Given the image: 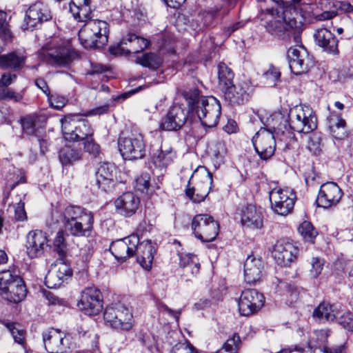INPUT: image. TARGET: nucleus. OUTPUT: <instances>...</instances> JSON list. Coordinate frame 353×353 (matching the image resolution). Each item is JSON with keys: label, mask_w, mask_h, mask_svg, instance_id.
Instances as JSON below:
<instances>
[{"label": "nucleus", "mask_w": 353, "mask_h": 353, "mask_svg": "<svg viewBox=\"0 0 353 353\" xmlns=\"http://www.w3.org/2000/svg\"><path fill=\"white\" fill-rule=\"evenodd\" d=\"M56 222H63L65 230L75 237H88L93 229L92 212L77 205H68L63 211L54 210L52 212Z\"/></svg>", "instance_id": "nucleus-1"}, {"label": "nucleus", "mask_w": 353, "mask_h": 353, "mask_svg": "<svg viewBox=\"0 0 353 353\" xmlns=\"http://www.w3.org/2000/svg\"><path fill=\"white\" fill-rule=\"evenodd\" d=\"M184 97L190 110H196L203 126L213 128L217 125L221 110L219 101L214 97L199 96L197 89L185 92Z\"/></svg>", "instance_id": "nucleus-2"}, {"label": "nucleus", "mask_w": 353, "mask_h": 353, "mask_svg": "<svg viewBox=\"0 0 353 353\" xmlns=\"http://www.w3.org/2000/svg\"><path fill=\"white\" fill-rule=\"evenodd\" d=\"M109 25L105 21H88L79 31V39L85 48H101L108 42Z\"/></svg>", "instance_id": "nucleus-3"}, {"label": "nucleus", "mask_w": 353, "mask_h": 353, "mask_svg": "<svg viewBox=\"0 0 353 353\" xmlns=\"http://www.w3.org/2000/svg\"><path fill=\"white\" fill-rule=\"evenodd\" d=\"M274 119L268 120L266 128H261L254 136L252 143L255 151L263 160H268L274 154L276 141L274 134L281 131V128L276 126Z\"/></svg>", "instance_id": "nucleus-4"}, {"label": "nucleus", "mask_w": 353, "mask_h": 353, "mask_svg": "<svg viewBox=\"0 0 353 353\" xmlns=\"http://www.w3.org/2000/svg\"><path fill=\"white\" fill-rule=\"evenodd\" d=\"M288 123L294 131L308 134L316 128L317 119L310 107L299 105L290 109Z\"/></svg>", "instance_id": "nucleus-5"}, {"label": "nucleus", "mask_w": 353, "mask_h": 353, "mask_svg": "<svg viewBox=\"0 0 353 353\" xmlns=\"http://www.w3.org/2000/svg\"><path fill=\"white\" fill-rule=\"evenodd\" d=\"M103 319L107 325L119 331H130L134 324L132 312L121 303L108 306L105 309Z\"/></svg>", "instance_id": "nucleus-6"}, {"label": "nucleus", "mask_w": 353, "mask_h": 353, "mask_svg": "<svg viewBox=\"0 0 353 353\" xmlns=\"http://www.w3.org/2000/svg\"><path fill=\"white\" fill-rule=\"evenodd\" d=\"M118 147L125 160L141 159L145 155L143 135L137 132L122 133L118 140Z\"/></svg>", "instance_id": "nucleus-7"}, {"label": "nucleus", "mask_w": 353, "mask_h": 353, "mask_svg": "<svg viewBox=\"0 0 353 353\" xmlns=\"http://www.w3.org/2000/svg\"><path fill=\"white\" fill-rule=\"evenodd\" d=\"M61 122L63 135L67 141H84L94 134V130L85 119L79 120L76 117H65Z\"/></svg>", "instance_id": "nucleus-8"}, {"label": "nucleus", "mask_w": 353, "mask_h": 353, "mask_svg": "<svg viewBox=\"0 0 353 353\" xmlns=\"http://www.w3.org/2000/svg\"><path fill=\"white\" fill-rule=\"evenodd\" d=\"M269 199L271 208L274 213L287 216L294 208L296 196L291 188L276 187L270 191Z\"/></svg>", "instance_id": "nucleus-9"}, {"label": "nucleus", "mask_w": 353, "mask_h": 353, "mask_svg": "<svg viewBox=\"0 0 353 353\" xmlns=\"http://www.w3.org/2000/svg\"><path fill=\"white\" fill-rule=\"evenodd\" d=\"M192 230L195 236L203 242H211L217 236L219 225L209 214H199L194 216Z\"/></svg>", "instance_id": "nucleus-10"}, {"label": "nucleus", "mask_w": 353, "mask_h": 353, "mask_svg": "<svg viewBox=\"0 0 353 353\" xmlns=\"http://www.w3.org/2000/svg\"><path fill=\"white\" fill-rule=\"evenodd\" d=\"M290 31L295 34V40L299 38V34L302 30L305 19L310 13V5H304V8L296 6H285L279 9Z\"/></svg>", "instance_id": "nucleus-11"}, {"label": "nucleus", "mask_w": 353, "mask_h": 353, "mask_svg": "<svg viewBox=\"0 0 353 353\" xmlns=\"http://www.w3.org/2000/svg\"><path fill=\"white\" fill-rule=\"evenodd\" d=\"M72 53L70 41L59 39L54 41L43 54L50 63L65 65L71 61Z\"/></svg>", "instance_id": "nucleus-12"}, {"label": "nucleus", "mask_w": 353, "mask_h": 353, "mask_svg": "<svg viewBox=\"0 0 353 353\" xmlns=\"http://www.w3.org/2000/svg\"><path fill=\"white\" fill-rule=\"evenodd\" d=\"M46 350L49 353H65L69 348L70 336L60 330L51 328L42 333Z\"/></svg>", "instance_id": "nucleus-13"}, {"label": "nucleus", "mask_w": 353, "mask_h": 353, "mask_svg": "<svg viewBox=\"0 0 353 353\" xmlns=\"http://www.w3.org/2000/svg\"><path fill=\"white\" fill-rule=\"evenodd\" d=\"M261 19L265 20V30L274 37H281L291 32L285 23L279 9L267 8L261 10Z\"/></svg>", "instance_id": "nucleus-14"}, {"label": "nucleus", "mask_w": 353, "mask_h": 353, "mask_svg": "<svg viewBox=\"0 0 353 353\" xmlns=\"http://www.w3.org/2000/svg\"><path fill=\"white\" fill-rule=\"evenodd\" d=\"M191 113L190 108L182 104H174L169 109L166 116L160 124V128L163 130H177L185 123L188 114Z\"/></svg>", "instance_id": "nucleus-15"}, {"label": "nucleus", "mask_w": 353, "mask_h": 353, "mask_svg": "<svg viewBox=\"0 0 353 353\" xmlns=\"http://www.w3.org/2000/svg\"><path fill=\"white\" fill-rule=\"evenodd\" d=\"M78 307L88 315L98 314L103 309V300L100 291L94 287L85 288L81 293Z\"/></svg>", "instance_id": "nucleus-16"}, {"label": "nucleus", "mask_w": 353, "mask_h": 353, "mask_svg": "<svg viewBox=\"0 0 353 353\" xmlns=\"http://www.w3.org/2000/svg\"><path fill=\"white\" fill-rule=\"evenodd\" d=\"M264 296L254 289H248L242 292L238 305L242 316H250L258 312L264 304Z\"/></svg>", "instance_id": "nucleus-17"}, {"label": "nucleus", "mask_w": 353, "mask_h": 353, "mask_svg": "<svg viewBox=\"0 0 353 353\" xmlns=\"http://www.w3.org/2000/svg\"><path fill=\"white\" fill-rule=\"evenodd\" d=\"M51 19L52 12L48 6L43 2H36L32 4L26 11L25 17L26 29L32 30Z\"/></svg>", "instance_id": "nucleus-18"}, {"label": "nucleus", "mask_w": 353, "mask_h": 353, "mask_svg": "<svg viewBox=\"0 0 353 353\" xmlns=\"http://www.w3.org/2000/svg\"><path fill=\"white\" fill-rule=\"evenodd\" d=\"M289 66L296 75L307 72L312 64V59L304 48H290L288 51Z\"/></svg>", "instance_id": "nucleus-19"}, {"label": "nucleus", "mask_w": 353, "mask_h": 353, "mask_svg": "<svg viewBox=\"0 0 353 353\" xmlns=\"http://www.w3.org/2000/svg\"><path fill=\"white\" fill-rule=\"evenodd\" d=\"M139 244V236L132 234L113 241L110 250L117 260H125L135 254L136 246Z\"/></svg>", "instance_id": "nucleus-20"}, {"label": "nucleus", "mask_w": 353, "mask_h": 353, "mask_svg": "<svg viewBox=\"0 0 353 353\" xmlns=\"http://www.w3.org/2000/svg\"><path fill=\"white\" fill-rule=\"evenodd\" d=\"M225 99L231 105H241L248 101L252 92V87L249 81H241L236 85L232 84L223 91Z\"/></svg>", "instance_id": "nucleus-21"}, {"label": "nucleus", "mask_w": 353, "mask_h": 353, "mask_svg": "<svg viewBox=\"0 0 353 353\" xmlns=\"http://www.w3.org/2000/svg\"><path fill=\"white\" fill-rule=\"evenodd\" d=\"M343 193L339 185L334 182L321 185L316 202L319 207L327 208L336 205L341 200Z\"/></svg>", "instance_id": "nucleus-22"}, {"label": "nucleus", "mask_w": 353, "mask_h": 353, "mask_svg": "<svg viewBox=\"0 0 353 353\" xmlns=\"http://www.w3.org/2000/svg\"><path fill=\"white\" fill-rule=\"evenodd\" d=\"M297 253V248L284 240L278 241L272 252L276 263L281 266L290 265L296 259Z\"/></svg>", "instance_id": "nucleus-23"}, {"label": "nucleus", "mask_w": 353, "mask_h": 353, "mask_svg": "<svg viewBox=\"0 0 353 353\" xmlns=\"http://www.w3.org/2000/svg\"><path fill=\"white\" fill-rule=\"evenodd\" d=\"M72 276V270L65 262H58L51 266L45 277L48 288H57Z\"/></svg>", "instance_id": "nucleus-24"}, {"label": "nucleus", "mask_w": 353, "mask_h": 353, "mask_svg": "<svg viewBox=\"0 0 353 353\" xmlns=\"http://www.w3.org/2000/svg\"><path fill=\"white\" fill-rule=\"evenodd\" d=\"M48 239L46 232L41 230L30 231L27 236V253L30 258H37L43 255L48 247Z\"/></svg>", "instance_id": "nucleus-25"}, {"label": "nucleus", "mask_w": 353, "mask_h": 353, "mask_svg": "<svg viewBox=\"0 0 353 353\" xmlns=\"http://www.w3.org/2000/svg\"><path fill=\"white\" fill-rule=\"evenodd\" d=\"M264 273V263L261 258L249 255L244 263V278L246 283H256L261 280Z\"/></svg>", "instance_id": "nucleus-26"}, {"label": "nucleus", "mask_w": 353, "mask_h": 353, "mask_svg": "<svg viewBox=\"0 0 353 353\" xmlns=\"http://www.w3.org/2000/svg\"><path fill=\"white\" fill-rule=\"evenodd\" d=\"M114 205L118 213L124 216H131L139 209L140 199L134 192H126L114 201Z\"/></svg>", "instance_id": "nucleus-27"}, {"label": "nucleus", "mask_w": 353, "mask_h": 353, "mask_svg": "<svg viewBox=\"0 0 353 353\" xmlns=\"http://www.w3.org/2000/svg\"><path fill=\"white\" fill-rule=\"evenodd\" d=\"M241 223L245 228L257 230L263 226V210L260 207L248 205L244 207L241 213Z\"/></svg>", "instance_id": "nucleus-28"}, {"label": "nucleus", "mask_w": 353, "mask_h": 353, "mask_svg": "<svg viewBox=\"0 0 353 353\" xmlns=\"http://www.w3.org/2000/svg\"><path fill=\"white\" fill-rule=\"evenodd\" d=\"M114 165L110 163L103 162L97 168L94 181L92 185L103 191H108L113 186V172Z\"/></svg>", "instance_id": "nucleus-29"}, {"label": "nucleus", "mask_w": 353, "mask_h": 353, "mask_svg": "<svg viewBox=\"0 0 353 353\" xmlns=\"http://www.w3.org/2000/svg\"><path fill=\"white\" fill-rule=\"evenodd\" d=\"M314 37L316 44L322 48L323 51L332 54L339 53L338 40L330 30L321 28L315 32Z\"/></svg>", "instance_id": "nucleus-30"}, {"label": "nucleus", "mask_w": 353, "mask_h": 353, "mask_svg": "<svg viewBox=\"0 0 353 353\" xmlns=\"http://www.w3.org/2000/svg\"><path fill=\"white\" fill-rule=\"evenodd\" d=\"M27 290L21 276L16 278L15 281L6 290L1 297L8 302L19 303L26 296Z\"/></svg>", "instance_id": "nucleus-31"}, {"label": "nucleus", "mask_w": 353, "mask_h": 353, "mask_svg": "<svg viewBox=\"0 0 353 353\" xmlns=\"http://www.w3.org/2000/svg\"><path fill=\"white\" fill-rule=\"evenodd\" d=\"M155 250L150 241H139L136 246L135 254L137 261L145 270H150L152 267Z\"/></svg>", "instance_id": "nucleus-32"}, {"label": "nucleus", "mask_w": 353, "mask_h": 353, "mask_svg": "<svg viewBox=\"0 0 353 353\" xmlns=\"http://www.w3.org/2000/svg\"><path fill=\"white\" fill-rule=\"evenodd\" d=\"M176 157V152L171 147L161 146L160 149L153 151L151 160L157 168L162 170L172 163Z\"/></svg>", "instance_id": "nucleus-33"}, {"label": "nucleus", "mask_w": 353, "mask_h": 353, "mask_svg": "<svg viewBox=\"0 0 353 353\" xmlns=\"http://www.w3.org/2000/svg\"><path fill=\"white\" fill-rule=\"evenodd\" d=\"M70 12L77 21L87 23L92 20V10L90 0H71L69 3Z\"/></svg>", "instance_id": "nucleus-34"}, {"label": "nucleus", "mask_w": 353, "mask_h": 353, "mask_svg": "<svg viewBox=\"0 0 353 353\" xmlns=\"http://www.w3.org/2000/svg\"><path fill=\"white\" fill-rule=\"evenodd\" d=\"M327 120L329 132L334 139L343 140L347 137L345 121L339 114L331 112Z\"/></svg>", "instance_id": "nucleus-35"}, {"label": "nucleus", "mask_w": 353, "mask_h": 353, "mask_svg": "<svg viewBox=\"0 0 353 353\" xmlns=\"http://www.w3.org/2000/svg\"><path fill=\"white\" fill-rule=\"evenodd\" d=\"M212 184V174L208 172L206 180L202 184L198 185L196 188L187 187L185 194L193 202L200 203L203 201L208 195Z\"/></svg>", "instance_id": "nucleus-36"}, {"label": "nucleus", "mask_w": 353, "mask_h": 353, "mask_svg": "<svg viewBox=\"0 0 353 353\" xmlns=\"http://www.w3.org/2000/svg\"><path fill=\"white\" fill-rule=\"evenodd\" d=\"M26 59L23 50L14 51L0 57V66L4 69L19 70L23 67Z\"/></svg>", "instance_id": "nucleus-37"}, {"label": "nucleus", "mask_w": 353, "mask_h": 353, "mask_svg": "<svg viewBox=\"0 0 353 353\" xmlns=\"http://www.w3.org/2000/svg\"><path fill=\"white\" fill-rule=\"evenodd\" d=\"M2 324L8 330L15 343L26 350V330L20 324L11 321H2Z\"/></svg>", "instance_id": "nucleus-38"}, {"label": "nucleus", "mask_w": 353, "mask_h": 353, "mask_svg": "<svg viewBox=\"0 0 353 353\" xmlns=\"http://www.w3.org/2000/svg\"><path fill=\"white\" fill-rule=\"evenodd\" d=\"M337 314V311L329 303H320L313 311L312 316L320 321H332Z\"/></svg>", "instance_id": "nucleus-39"}, {"label": "nucleus", "mask_w": 353, "mask_h": 353, "mask_svg": "<svg viewBox=\"0 0 353 353\" xmlns=\"http://www.w3.org/2000/svg\"><path fill=\"white\" fill-rule=\"evenodd\" d=\"M125 37L131 53H138L143 50L150 43L148 39L133 33L130 32Z\"/></svg>", "instance_id": "nucleus-40"}, {"label": "nucleus", "mask_w": 353, "mask_h": 353, "mask_svg": "<svg viewBox=\"0 0 353 353\" xmlns=\"http://www.w3.org/2000/svg\"><path fill=\"white\" fill-rule=\"evenodd\" d=\"M234 73L232 70L224 63L218 65L219 85L223 91L233 84Z\"/></svg>", "instance_id": "nucleus-41"}, {"label": "nucleus", "mask_w": 353, "mask_h": 353, "mask_svg": "<svg viewBox=\"0 0 353 353\" xmlns=\"http://www.w3.org/2000/svg\"><path fill=\"white\" fill-rule=\"evenodd\" d=\"M179 265L182 268H189L193 275H196L199 272L200 263L196 255L190 253L179 254Z\"/></svg>", "instance_id": "nucleus-42"}, {"label": "nucleus", "mask_w": 353, "mask_h": 353, "mask_svg": "<svg viewBox=\"0 0 353 353\" xmlns=\"http://www.w3.org/2000/svg\"><path fill=\"white\" fill-rule=\"evenodd\" d=\"M136 63L144 67L155 70L161 65L163 61L162 59L156 54L145 53L141 57H137Z\"/></svg>", "instance_id": "nucleus-43"}, {"label": "nucleus", "mask_w": 353, "mask_h": 353, "mask_svg": "<svg viewBox=\"0 0 353 353\" xmlns=\"http://www.w3.org/2000/svg\"><path fill=\"white\" fill-rule=\"evenodd\" d=\"M81 159V152L70 146L65 145L59 151V159L63 165H68Z\"/></svg>", "instance_id": "nucleus-44"}, {"label": "nucleus", "mask_w": 353, "mask_h": 353, "mask_svg": "<svg viewBox=\"0 0 353 353\" xmlns=\"http://www.w3.org/2000/svg\"><path fill=\"white\" fill-rule=\"evenodd\" d=\"M65 236L63 231L59 230L53 240V250L61 258L65 257L68 250Z\"/></svg>", "instance_id": "nucleus-45"}, {"label": "nucleus", "mask_w": 353, "mask_h": 353, "mask_svg": "<svg viewBox=\"0 0 353 353\" xmlns=\"http://www.w3.org/2000/svg\"><path fill=\"white\" fill-rule=\"evenodd\" d=\"M240 343L241 340L239 336L236 334H234L215 353H237Z\"/></svg>", "instance_id": "nucleus-46"}, {"label": "nucleus", "mask_w": 353, "mask_h": 353, "mask_svg": "<svg viewBox=\"0 0 353 353\" xmlns=\"http://www.w3.org/2000/svg\"><path fill=\"white\" fill-rule=\"evenodd\" d=\"M299 232L303 239L309 242H313L318 232L312 224L307 221H303L299 227Z\"/></svg>", "instance_id": "nucleus-47"}, {"label": "nucleus", "mask_w": 353, "mask_h": 353, "mask_svg": "<svg viewBox=\"0 0 353 353\" xmlns=\"http://www.w3.org/2000/svg\"><path fill=\"white\" fill-rule=\"evenodd\" d=\"M19 276L10 270L0 272V296L6 292V290L13 283L16 278Z\"/></svg>", "instance_id": "nucleus-48"}, {"label": "nucleus", "mask_w": 353, "mask_h": 353, "mask_svg": "<svg viewBox=\"0 0 353 353\" xmlns=\"http://www.w3.org/2000/svg\"><path fill=\"white\" fill-rule=\"evenodd\" d=\"M109 52L114 56H127L131 53L125 37L117 45L110 46Z\"/></svg>", "instance_id": "nucleus-49"}, {"label": "nucleus", "mask_w": 353, "mask_h": 353, "mask_svg": "<svg viewBox=\"0 0 353 353\" xmlns=\"http://www.w3.org/2000/svg\"><path fill=\"white\" fill-rule=\"evenodd\" d=\"M321 134L319 132L312 134L308 139L307 148L314 154H318L321 150Z\"/></svg>", "instance_id": "nucleus-50"}, {"label": "nucleus", "mask_w": 353, "mask_h": 353, "mask_svg": "<svg viewBox=\"0 0 353 353\" xmlns=\"http://www.w3.org/2000/svg\"><path fill=\"white\" fill-rule=\"evenodd\" d=\"M150 185V176L148 173H143L135 179V188L141 192L147 193Z\"/></svg>", "instance_id": "nucleus-51"}, {"label": "nucleus", "mask_w": 353, "mask_h": 353, "mask_svg": "<svg viewBox=\"0 0 353 353\" xmlns=\"http://www.w3.org/2000/svg\"><path fill=\"white\" fill-rule=\"evenodd\" d=\"M280 76L281 72L279 69L272 65L263 74V77L267 81V83L273 85L279 79Z\"/></svg>", "instance_id": "nucleus-52"}, {"label": "nucleus", "mask_w": 353, "mask_h": 353, "mask_svg": "<svg viewBox=\"0 0 353 353\" xmlns=\"http://www.w3.org/2000/svg\"><path fill=\"white\" fill-rule=\"evenodd\" d=\"M83 148L85 152L95 157L99 154L101 151L99 145L94 141L92 137L83 141Z\"/></svg>", "instance_id": "nucleus-53"}, {"label": "nucleus", "mask_w": 353, "mask_h": 353, "mask_svg": "<svg viewBox=\"0 0 353 353\" xmlns=\"http://www.w3.org/2000/svg\"><path fill=\"white\" fill-rule=\"evenodd\" d=\"M210 150L216 158H219L226 153L227 150L224 141L217 140L211 143Z\"/></svg>", "instance_id": "nucleus-54"}, {"label": "nucleus", "mask_w": 353, "mask_h": 353, "mask_svg": "<svg viewBox=\"0 0 353 353\" xmlns=\"http://www.w3.org/2000/svg\"><path fill=\"white\" fill-rule=\"evenodd\" d=\"M324 261L320 257H313L311 260L310 275L313 278H317L323 268Z\"/></svg>", "instance_id": "nucleus-55"}, {"label": "nucleus", "mask_w": 353, "mask_h": 353, "mask_svg": "<svg viewBox=\"0 0 353 353\" xmlns=\"http://www.w3.org/2000/svg\"><path fill=\"white\" fill-rule=\"evenodd\" d=\"M48 97L50 105L58 110L62 109L68 102L65 97L58 94H50Z\"/></svg>", "instance_id": "nucleus-56"}, {"label": "nucleus", "mask_w": 353, "mask_h": 353, "mask_svg": "<svg viewBox=\"0 0 353 353\" xmlns=\"http://www.w3.org/2000/svg\"><path fill=\"white\" fill-rule=\"evenodd\" d=\"M21 99V94H16L13 90L6 88H0V100H14L18 102Z\"/></svg>", "instance_id": "nucleus-57"}, {"label": "nucleus", "mask_w": 353, "mask_h": 353, "mask_svg": "<svg viewBox=\"0 0 353 353\" xmlns=\"http://www.w3.org/2000/svg\"><path fill=\"white\" fill-rule=\"evenodd\" d=\"M339 323L345 330L353 332V313L348 312L338 319Z\"/></svg>", "instance_id": "nucleus-58"}, {"label": "nucleus", "mask_w": 353, "mask_h": 353, "mask_svg": "<svg viewBox=\"0 0 353 353\" xmlns=\"http://www.w3.org/2000/svg\"><path fill=\"white\" fill-rule=\"evenodd\" d=\"M7 14L6 12L0 10V30H2L4 39L10 40L12 37V33L7 28Z\"/></svg>", "instance_id": "nucleus-59"}, {"label": "nucleus", "mask_w": 353, "mask_h": 353, "mask_svg": "<svg viewBox=\"0 0 353 353\" xmlns=\"http://www.w3.org/2000/svg\"><path fill=\"white\" fill-rule=\"evenodd\" d=\"M14 218L18 221H23L27 219L26 212L24 209V203L20 199L19 201L14 205Z\"/></svg>", "instance_id": "nucleus-60"}, {"label": "nucleus", "mask_w": 353, "mask_h": 353, "mask_svg": "<svg viewBox=\"0 0 353 353\" xmlns=\"http://www.w3.org/2000/svg\"><path fill=\"white\" fill-rule=\"evenodd\" d=\"M332 5L336 10H340L348 15L353 14V6L347 1H336Z\"/></svg>", "instance_id": "nucleus-61"}, {"label": "nucleus", "mask_w": 353, "mask_h": 353, "mask_svg": "<svg viewBox=\"0 0 353 353\" xmlns=\"http://www.w3.org/2000/svg\"><path fill=\"white\" fill-rule=\"evenodd\" d=\"M157 308L160 312L168 314L173 316L176 321L179 319L181 312L179 310L174 311L169 308L166 305L162 303H159L157 305Z\"/></svg>", "instance_id": "nucleus-62"}, {"label": "nucleus", "mask_w": 353, "mask_h": 353, "mask_svg": "<svg viewBox=\"0 0 353 353\" xmlns=\"http://www.w3.org/2000/svg\"><path fill=\"white\" fill-rule=\"evenodd\" d=\"M21 125L23 130L28 134H32L34 132V121L30 117L21 119Z\"/></svg>", "instance_id": "nucleus-63"}, {"label": "nucleus", "mask_w": 353, "mask_h": 353, "mask_svg": "<svg viewBox=\"0 0 353 353\" xmlns=\"http://www.w3.org/2000/svg\"><path fill=\"white\" fill-rule=\"evenodd\" d=\"M109 110V104L105 103L104 105H99L88 111L87 115L97 116L102 115L107 113Z\"/></svg>", "instance_id": "nucleus-64"}]
</instances>
